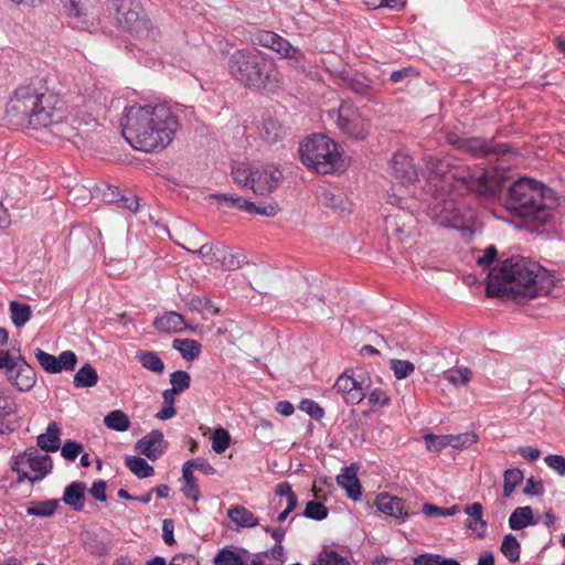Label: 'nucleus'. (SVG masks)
I'll list each match as a JSON object with an SVG mask.
<instances>
[{"mask_svg":"<svg viewBox=\"0 0 565 565\" xmlns=\"http://www.w3.org/2000/svg\"><path fill=\"white\" fill-rule=\"evenodd\" d=\"M427 182L434 189L435 198L427 214L439 225L462 228L465 214L458 209L455 199L444 198L443 193L475 191L480 194H493L500 188V180L493 171L479 169L470 171L462 166H454L449 159H430L427 162Z\"/></svg>","mask_w":565,"mask_h":565,"instance_id":"1","label":"nucleus"},{"mask_svg":"<svg viewBox=\"0 0 565 565\" xmlns=\"http://www.w3.org/2000/svg\"><path fill=\"white\" fill-rule=\"evenodd\" d=\"M180 128V121L167 104H134L125 108L122 136L136 150L156 152L166 149Z\"/></svg>","mask_w":565,"mask_h":565,"instance_id":"2","label":"nucleus"},{"mask_svg":"<svg viewBox=\"0 0 565 565\" xmlns=\"http://www.w3.org/2000/svg\"><path fill=\"white\" fill-rule=\"evenodd\" d=\"M553 285L552 276L540 264L523 257H512L504 260L499 269L490 271L487 292L498 297L521 295L535 298L548 294Z\"/></svg>","mask_w":565,"mask_h":565,"instance_id":"3","label":"nucleus"},{"mask_svg":"<svg viewBox=\"0 0 565 565\" xmlns=\"http://www.w3.org/2000/svg\"><path fill=\"white\" fill-rule=\"evenodd\" d=\"M6 114L17 126L38 129L60 124L65 118V106L56 96L26 85L14 90Z\"/></svg>","mask_w":565,"mask_h":565,"instance_id":"4","label":"nucleus"},{"mask_svg":"<svg viewBox=\"0 0 565 565\" xmlns=\"http://www.w3.org/2000/svg\"><path fill=\"white\" fill-rule=\"evenodd\" d=\"M505 206L520 217L545 223L557 206V198L542 183L522 178L510 186Z\"/></svg>","mask_w":565,"mask_h":565,"instance_id":"5","label":"nucleus"},{"mask_svg":"<svg viewBox=\"0 0 565 565\" xmlns=\"http://www.w3.org/2000/svg\"><path fill=\"white\" fill-rule=\"evenodd\" d=\"M228 68L237 82L256 90H276L284 83L274 61L258 51H236L228 61Z\"/></svg>","mask_w":565,"mask_h":565,"instance_id":"6","label":"nucleus"},{"mask_svg":"<svg viewBox=\"0 0 565 565\" xmlns=\"http://www.w3.org/2000/svg\"><path fill=\"white\" fill-rule=\"evenodd\" d=\"M301 162L319 173L342 172L347 161L337 142L324 135L308 137L299 148Z\"/></svg>","mask_w":565,"mask_h":565,"instance_id":"7","label":"nucleus"},{"mask_svg":"<svg viewBox=\"0 0 565 565\" xmlns=\"http://www.w3.org/2000/svg\"><path fill=\"white\" fill-rule=\"evenodd\" d=\"M235 183L249 188L257 195L270 194L281 180V172L274 164L238 163L232 169Z\"/></svg>","mask_w":565,"mask_h":565,"instance_id":"8","label":"nucleus"},{"mask_svg":"<svg viewBox=\"0 0 565 565\" xmlns=\"http://www.w3.org/2000/svg\"><path fill=\"white\" fill-rule=\"evenodd\" d=\"M340 131L349 138L361 140L370 131L369 120L362 111L350 102H342L337 111H329Z\"/></svg>","mask_w":565,"mask_h":565,"instance_id":"9","label":"nucleus"},{"mask_svg":"<svg viewBox=\"0 0 565 565\" xmlns=\"http://www.w3.org/2000/svg\"><path fill=\"white\" fill-rule=\"evenodd\" d=\"M13 470L18 473V481L29 480L31 483L42 480L52 470V460L49 455L36 448H29L17 456Z\"/></svg>","mask_w":565,"mask_h":565,"instance_id":"10","label":"nucleus"},{"mask_svg":"<svg viewBox=\"0 0 565 565\" xmlns=\"http://www.w3.org/2000/svg\"><path fill=\"white\" fill-rule=\"evenodd\" d=\"M119 25L138 38H147L151 31L149 19L132 0H108Z\"/></svg>","mask_w":565,"mask_h":565,"instance_id":"11","label":"nucleus"},{"mask_svg":"<svg viewBox=\"0 0 565 565\" xmlns=\"http://www.w3.org/2000/svg\"><path fill=\"white\" fill-rule=\"evenodd\" d=\"M52 132L61 138L67 139L76 147L84 146L90 139L98 128V121L94 117L87 120H78L73 115L65 113V118L60 124L52 126Z\"/></svg>","mask_w":565,"mask_h":565,"instance_id":"12","label":"nucleus"},{"mask_svg":"<svg viewBox=\"0 0 565 565\" xmlns=\"http://www.w3.org/2000/svg\"><path fill=\"white\" fill-rule=\"evenodd\" d=\"M7 380L20 392L30 391L36 383L33 367L19 355L6 371Z\"/></svg>","mask_w":565,"mask_h":565,"instance_id":"13","label":"nucleus"},{"mask_svg":"<svg viewBox=\"0 0 565 565\" xmlns=\"http://www.w3.org/2000/svg\"><path fill=\"white\" fill-rule=\"evenodd\" d=\"M258 44L277 52L281 57L299 63L303 60L302 52L287 40L270 31H262L256 38Z\"/></svg>","mask_w":565,"mask_h":565,"instance_id":"14","label":"nucleus"},{"mask_svg":"<svg viewBox=\"0 0 565 565\" xmlns=\"http://www.w3.org/2000/svg\"><path fill=\"white\" fill-rule=\"evenodd\" d=\"M19 405L15 398L3 387H0V434L12 433L20 424Z\"/></svg>","mask_w":565,"mask_h":565,"instance_id":"15","label":"nucleus"},{"mask_svg":"<svg viewBox=\"0 0 565 565\" xmlns=\"http://www.w3.org/2000/svg\"><path fill=\"white\" fill-rule=\"evenodd\" d=\"M334 388L343 395L347 404H359L365 397L363 382L348 374L338 377Z\"/></svg>","mask_w":565,"mask_h":565,"instance_id":"16","label":"nucleus"},{"mask_svg":"<svg viewBox=\"0 0 565 565\" xmlns=\"http://www.w3.org/2000/svg\"><path fill=\"white\" fill-rule=\"evenodd\" d=\"M375 507L383 514L404 522L408 518L405 502L397 497L388 493H380L375 500Z\"/></svg>","mask_w":565,"mask_h":565,"instance_id":"17","label":"nucleus"},{"mask_svg":"<svg viewBox=\"0 0 565 565\" xmlns=\"http://www.w3.org/2000/svg\"><path fill=\"white\" fill-rule=\"evenodd\" d=\"M136 450L150 460L158 459L163 450V434L159 430H152L136 443Z\"/></svg>","mask_w":565,"mask_h":565,"instance_id":"18","label":"nucleus"},{"mask_svg":"<svg viewBox=\"0 0 565 565\" xmlns=\"http://www.w3.org/2000/svg\"><path fill=\"white\" fill-rule=\"evenodd\" d=\"M391 169L396 179L403 184H413L418 180L412 158L406 153H396L391 163Z\"/></svg>","mask_w":565,"mask_h":565,"instance_id":"19","label":"nucleus"},{"mask_svg":"<svg viewBox=\"0 0 565 565\" xmlns=\"http://www.w3.org/2000/svg\"><path fill=\"white\" fill-rule=\"evenodd\" d=\"M463 512L469 516L465 527L469 535L481 539L487 531V522L482 518V505L478 502L466 505Z\"/></svg>","mask_w":565,"mask_h":565,"instance_id":"20","label":"nucleus"},{"mask_svg":"<svg viewBox=\"0 0 565 565\" xmlns=\"http://www.w3.org/2000/svg\"><path fill=\"white\" fill-rule=\"evenodd\" d=\"M337 483L345 490L347 495L351 500H360L361 484L356 475V469L353 466L345 467L341 470V473L337 477Z\"/></svg>","mask_w":565,"mask_h":565,"instance_id":"21","label":"nucleus"},{"mask_svg":"<svg viewBox=\"0 0 565 565\" xmlns=\"http://www.w3.org/2000/svg\"><path fill=\"white\" fill-rule=\"evenodd\" d=\"M153 327L161 332L174 333L186 328L183 316L175 311H169L153 321Z\"/></svg>","mask_w":565,"mask_h":565,"instance_id":"22","label":"nucleus"},{"mask_svg":"<svg viewBox=\"0 0 565 565\" xmlns=\"http://www.w3.org/2000/svg\"><path fill=\"white\" fill-rule=\"evenodd\" d=\"M232 209H238L248 214H258L268 217H273L278 213L277 204H266L257 206L256 204H254L253 202L243 196H235L234 205Z\"/></svg>","mask_w":565,"mask_h":565,"instance_id":"23","label":"nucleus"},{"mask_svg":"<svg viewBox=\"0 0 565 565\" xmlns=\"http://www.w3.org/2000/svg\"><path fill=\"white\" fill-rule=\"evenodd\" d=\"M539 519L534 518L533 511L530 507H519L514 509L509 518V526L519 531L529 525L537 524Z\"/></svg>","mask_w":565,"mask_h":565,"instance_id":"24","label":"nucleus"},{"mask_svg":"<svg viewBox=\"0 0 565 565\" xmlns=\"http://www.w3.org/2000/svg\"><path fill=\"white\" fill-rule=\"evenodd\" d=\"M63 501L75 511H81L85 501V486L81 482H73L64 490Z\"/></svg>","mask_w":565,"mask_h":565,"instance_id":"25","label":"nucleus"},{"mask_svg":"<svg viewBox=\"0 0 565 565\" xmlns=\"http://www.w3.org/2000/svg\"><path fill=\"white\" fill-rule=\"evenodd\" d=\"M228 519L241 527H254L258 525V519L246 508L235 505L227 510Z\"/></svg>","mask_w":565,"mask_h":565,"instance_id":"26","label":"nucleus"},{"mask_svg":"<svg viewBox=\"0 0 565 565\" xmlns=\"http://www.w3.org/2000/svg\"><path fill=\"white\" fill-rule=\"evenodd\" d=\"M61 429L58 425L53 422L49 424L46 433L38 437V446L45 451H55L60 448Z\"/></svg>","mask_w":565,"mask_h":565,"instance_id":"27","label":"nucleus"},{"mask_svg":"<svg viewBox=\"0 0 565 565\" xmlns=\"http://www.w3.org/2000/svg\"><path fill=\"white\" fill-rule=\"evenodd\" d=\"M83 543L85 551L94 556H106L111 550L110 540L98 535H88L84 539Z\"/></svg>","mask_w":565,"mask_h":565,"instance_id":"28","label":"nucleus"},{"mask_svg":"<svg viewBox=\"0 0 565 565\" xmlns=\"http://www.w3.org/2000/svg\"><path fill=\"white\" fill-rule=\"evenodd\" d=\"M286 131L281 124L273 118L265 119L259 127L260 137L268 143H275L284 138Z\"/></svg>","mask_w":565,"mask_h":565,"instance_id":"29","label":"nucleus"},{"mask_svg":"<svg viewBox=\"0 0 565 565\" xmlns=\"http://www.w3.org/2000/svg\"><path fill=\"white\" fill-rule=\"evenodd\" d=\"M172 348L179 351L186 361L195 360L201 352V344L192 339H174Z\"/></svg>","mask_w":565,"mask_h":565,"instance_id":"30","label":"nucleus"},{"mask_svg":"<svg viewBox=\"0 0 565 565\" xmlns=\"http://www.w3.org/2000/svg\"><path fill=\"white\" fill-rule=\"evenodd\" d=\"M213 258L220 263L222 267L226 269H236L241 267L243 260L238 254H234L228 250L225 246H215L213 252Z\"/></svg>","mask_w":565,"mask_h":565,"instance_id":"31","label":"nucleus"},{"mask_svg":"<svg viewBox=\"0 0 565 565\" xmlns=\"http://www.w3.org/2000/svg\"><path fill=\"white\" fill-rule=\"evenodd\" d=\"M9 311L11 321L17 328L23 327L32 317L31 306L15 300L9 303Z\"/></svg>","mask_w":565,"mask_h":565,"instance_id":"32","label":"nucleus"},{"mask_svg":"<svg viewBox=\"0 0 565 565\" xmlns=\"http://www.w3.org/2000/svg\"><path fill=\"white\" fill-rule=\"evenodd\" d=\"M104 424L108 429L126 431L130 428V419L121 409H115L104 417Z\"/></svg>","mask_w":565,"mask_h":565,"instance_id":"33","label":"nucleus"},{"mask_svg":"<svg viewBox=\"0 0 565 565\" xmlns=\"http://www.w3.org/2000/svg\"><path fill=\"white\" fill-rule=\"evenodd\" d=\"M136 358L142 367L152 373L161 374L164 371L163 361L152 351H139L137 352Z\"/></svg>","mask_w":565,"mask_h":565,"instance_id":"34","label":"nucleus"},{"mask_svg":"<svg viewBox=\"0 0 565 565\" xmlns=\"http://www.w3.org/2000/svg\"><path fill=\"white\" fill-rule=\"evenodd\" d=\"M127 468L138 478L143 479L153 476L154 469L143 458L128 456L126 458Z\"/></svg>","mask_w":565,"mask_h":565,"instance_id":"35","label":"nucleus"},{"mask_svg":"<svg viewBox=\"0 0 565 565\" xmlns=\"http://www.w3.org/2000/svg\"><path fill=\"white\" fill-rule=\"evenodd\" d=\"M97 382L98 374L89 364L82 366L74 375V385L76 387H93Z\"/></svg>","mask_w":565,"mask_h":565,"instance_id":"36","label":"nucleus"},{"mask_svg":"<svg viewBox=\"0 0 565 565\" xmlns=\"http://www.w3.org/2000/svg\"><path fill=\"white\" fill-rule=\"evenodd\" d=\"M182 477L184 479V486L182 488L183 494L193 500L194 502L199 501L201 493L199 487L196 486V480L193 475V470L190 469V466H184L182 468Z\"/></svg>","mask_w":565,"mask_h":565,"instance_id":"37","label":"nucleus"},{"mask_svg":"<svg viewBox=\"0 0 565 565\" xmlns=\"http://www.w3.org/2000/svg\"><path fill=\"white\" fill-rule=\"evenodd\" d=\"M524 476L522 470L518 468L508 469L503 475V495L511 497L515 488L522 482Z\"/></svg>","mask_w":565,"mask_h":565,"instance_id":"38","label":"nucleus"},{"mask_svg":"<svg viewBox=\"0 0 565 565\" xmlns=\"http://www.w3.org/2000/svg\"><path fill=\"white\" fill-rule=\"evenodd\" d=\"M520 550V543L514 535L508 534L503 537L501 552L510 562L519 561Z\"/></svg>","mask_w":565,"mask_h":565,"instance_id":"39","label":"nucleus"},{"mask_svg":"<svg viewBox=\"0 0 565 565\" xmlns=\"http://www.w3.org/2000/svg\"><path fill=\"white\" fill-rule=\"evenodd\" d=\"M413 565H460L454 558H446L439 554H422L413 559Z\"/></svg>","mask_w":565,"mask_h":565,"instance_id":"40","label":"nucleus"},{"mask_svg":"<svg viewBox=\"0 0 565 565\" xmlns=\"http://www.w3.org/2000/svg\"><path fill=\"white\" fill-rule=\"evenodd\" d=\"M215 565H244L243 556L234 550L224 547L214 557Z\"/></svg>","mask_w":565,"mask_h":565,"instance_id":"41","label":"nucleus"},{"mask_svg":"<svg viewBox=\"0 0 565 565\" xmlns=\"http://www.w3.org/2000/svg\"><path fill=\"white\" fill-rule=\"evenodd\" d=\"M444 376L455 386L466 385L471 380V371L466 366H461L446 371Z\"/></svg>","mask_w":565,"mask_h":565,"instance_id":"42","label":"nucleus"},{"mask_svg":"<svg viewBox=\"0 0 565 565\" xmlns=\"http://www.w3.org/2000/svg\"><path fill=\"white\" fill-rule=\"evenodd\" d=\"M60 504L58 500H47L44 502L36 503L33 507H29L26 509V513L29 515L34 516H51L55 513L57 507Z\"/></svg>","mask_w":565,"mask_h":565,"instance_id":"43","label":"nucleus"},{"mask_svg":"<svg viewBox=\"0 0 565 565\" xmlns=\"http://www.w3.org/2000/svg\"><path fill=\"white\" fill-rule=\"evenodd\" d=\"M34 355L40 365L49 373H60L61 367L57 363V358L53 354L46 353L41 349L34 351Z\"/></svg>","mask_w":565,"mask_h":565,"instance_id":"44","label":"nucleus"},{"mask_svg":"<svg viewBox=\"0 0 565 565\" xmlns=\"http://www.w3.org/2000/svg\"><path fill=\"white\" fill-rule=\"evenodd\" d=\"M312 565H349V563L335 551L324 550L320 552Z\"/></svg>","mask_w":565,"mask_h":565,"instance_id":"45","label":"nucleus"},{"mask_svg":"<svg viewBox=\"0 0 565 565\" xmlns=\"http://www.w3.org/2000/svg\"><path fill=\"white\" fill-rule=\"evenodd\" d=\"M231 437L224 428H217L212 436V449L216 454H223L230 446Z\"/></svg>","mask_w":565,"mask_h":565,"instance_id":"46","label":"nucleus"},{"mask_svg":"<svg viewBox=\"0 0 565 565\" xmlns=\"http://www.w3.org/2000/svg\"><path fill=\"white\" fill-rule=\"evenodd\" d=\"M390 365H391V370L393 371V373L397 380L406 379L415 370V365L412 362L406 361V360H398V359L391 360Z\"/></svg>","mask_w":565,"mask_h":565,"instance_id":"47","label":"nucleus"},{"mask_svg":"<svg viewBox=\"0 0 565 565\" xmlns=\"http://www.w3.org/2000/svg\"><path fill=\"white\" fill-rule=\"evenodd\" d=\"M461 147L473 156H482L490 151V146L480 138H470L462 141Z\"/></svg>","mask_w":565,"mask_h":565,"instance_id":"48","label":"nucleus"},{"mask_svg":"<svg viewBox=\"0 0 565 565\" xmlns=\"http://www.w3.org/2000/svg\"><path fill=\"white\" fill-rule=\"evenodd\" d=\"M447 438L449 446L457 449L466 448L477 443V436L470 433L447 435Z\"/></svg>","mask_w":565,"mask_h":565,"instance_id":"49","label":"nucleus"},{"mask_svg":"<svg viewBox=\"0 0 565 565\" xmlns=\"http://www.w3.org/2000/svg\"><path fill=\"white\" fill-rule=\"evenodd\" d=\"M422 510L426 516H452L459 512V508L457 505L439 508L430 503H425Z\"/></svg>","mask_w":565,"mask_h":565,"instance_id":"50","label":"nucleus"},{"mask_svg":"<svg viewBox=\"0 0 565 565\" xmlns=\"http://www.w3.org/2000/svg\"><path fill=\"white\" fill-rule=\"evenodd\" d=\"M190 375L185 371H175L170 375V383L172 385V390H175L178 393H182L188 390L190 386Z\"/></svg>","mask_w":565,"mask_h":565,"instance_id":"51","label":"nucleus"},{"mask_svg":"<svg viewBox=\"0 0 565 565\" xmlns=\"http://www.w3.org/2000/svg\"><path fill=\"white\" fill-rule=\"evenodd\" d=\"M305 516L313 520H323L328 515V509L320 502L310 501L305 509Z\"/></svg>","mask_w":565,"mask_h":565,"instance_id":"52","label":"nucleus"},{"mask_svg":"<svg viewBox=\"0 0 565 565\" xmlns=\"http://www.w3.org/2000/svg\"><path fill=\"white\" fill-rule=\"evenodd\" d=\"M425 441L427 449L435 452H439L449 447L447 435H427L425 436Z\"/></svg>","mask_w":565,"mask_h":565,"instance_id":"53","label":"nucleus"},{"mask_svg":"<svg viewBox=\"0 0 565 565\" xmlns=\"http://www.w3.org/2000/svg\"><path fill=\"white\" fill-rule=\"evenodd\" d=\"M64 8L68 15L83 21H85L88 15L87 10L81 6L78 0H65Z\"/></svg>","mask_w":565,"mask_h":565,"instance_id":"54","label":"nucleus"},{"mask_svg":"<svg viewBox=\"0 0 565 565\" xmlns=\"http://www.w3.org/2000/svg\"><path fill=\"white\" fill-rule=\"evenodd\" d=\"M367 399H369V403L374 407H385V406L390 405V402H391L386 392H384L381 388L372 390L370 392V394L367 395Z\"/></svg>","mask_w":565,"mask_h":565,"instance_id":"55","label":"nucleus"},{"mask_svg":"<svg viewBox=\"0 0 565 565\" xmlns=\"http://www.w3.org/2000/svg\"><path fill=\"white\" fill-rule=\"evenodd\" d=\"M57 363L60 364L61 372L73 371L77 363V356L73 351H64L57 358Z\"/></svg>","mask_w":565,"mask_h":565,"instance_id":"56","label":"nucleus"},{"mask_svg":"<svg viewBox=\"0 0 565 565\" xmlns=\"http://www.w3.org/2000/svg\"><path fill=\"white\" fill-rule=\"evenodd\" d=\"M299 408L316 419H320L324 414L322 407L311 399L301 401Z\"/></svg>","mask_w":565,"mask_h":565,"instance_id":"57","label":"nucleus"},{"mask_svg":"<svg viewBox=\"0 0 565 565\" xmlns=\"http://www.w3.org/2000/svg\"><path fill=\"white\" fill-rule=\"evenodd\" d=\"M83 447L81 444L72 440H67L62 447V456L67 460H75L82 452Z\"/></svg>","mask_w":565,"mask_h":565,"instance_id":"58","label":"nucleus"},{"mask_svg":"<svg viewBox=\"0 0 565 565\" xmlns=\"http://www.w3.org/2000/svg\"><path fill=\"white\" fill-rule=\"evenodd\" d=\"M545 463L561 476L565 475V457L559 455H548L544 458Z\"/></svg>","mask_w":565,"mask_h":565,"instance_id":"59","label":"nucleus"},{"mask_svg":"<svg viewBox=\"0 0 565 565\" xmlns=\"http://www.w3.org/2000/svg\"><path fill=\"white\" fill-rule=\"evenodd\" d=\"M363 2L373 9L386 7V8L399 10V9L404 8V4H405V2L403 0H363Z\"/></svg>","mask_w":565,"mask_h":565,"instance_id":"60","label":"nucleus"},{"mask_svg":"<svg viewBox=\"0 0 565 565\" xmlns=\"http://www.w3.org/2000/svg\"><path fill=\"white\" fill-rule=\"evenodd\" d=\"M523 492L527 495H542L544 493L543 482L531 477L526 480Z\"/></svg>","mask_w":565,"mask_h":565,"instance_id":"61","label":"nucleus"},{"mask_svg":"<svg viewBox=\"0 0 565 565\" xmlns=\"http://www.w3.org/2000/svg\"><path fill=\"white\" fill-rule=\"evenodd\" d=\"M184 466H190V469L193 470V468L202 471L204 475L211 476L215 473V469L212 465L209 462L202 460V459H191L188 460Z\"/></svg>","mask_w":565,"mask_h":565,"instance_id":"62","label":"nucleus"},{"mask_svg":"<svg viewBox=\"0 0 565 565\" xmlns=\"http://www.w3.org/2000/svg\"><path fill=\"white\" fill-rule=\"evenodd\" d=\"M321 202L327 205V206H330L331 209H340L341 207V204H342V196L341 195H337L334 193H331L329 191H324L322 194H321Z\"/></svg>","mask_w":565,"mask_h":565,"instance_id":"63","label":"nucleus"},{"mask_svg":"<svg viewBox=\"0 0 565 565\" xmlns=\"http://www.w3.org/2000/svg\"><path fill=\"white\" fill-rule=\"evenodd\" d=\"M169 565H200V563L193 554H177Z\"/></svg>","mask_w":565,"mask_h":565,"instance_id":"64","label":"nucleus"}]
</instances>
